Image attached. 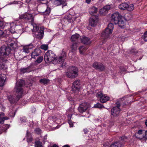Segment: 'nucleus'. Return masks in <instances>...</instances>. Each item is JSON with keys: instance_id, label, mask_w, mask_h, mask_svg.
I'll return each mask as SVG.
<instances>
[{"instance_id": "1", "label": "nucleus", "mask_w": 147, "mask_h": 147, "mask_svg": "<svg viewBox=\"0 0 147 147\" xmlns=\"http://www.w3.org/2000/svg\"><path fill=\"white\" fill-rule=\"evenodd\" d=\"M66 57L65 53L63 52L61 56L58 58L56 59L55 54L51 51H49L45 54L44 59L47 63L52 62L53 64L61 63L65 59Z\"/></svg>"}, {"instance_id": "2", "label": "nucleus", "mask_w": 147, "mask_h": 147, "mask_svg": "<svg viewBox=\"0 0 147 147\" xmlns=\"http://www.w3.org/2000/svg\"><path fill=\"white\" fill-rule=\"evenodd\" d=\"M24 83V81L22 80H20L16 82V87L14 89V90L16 93V97H15L11 95L8 97V99L11 103L16 102L22 97L23 92L22 86Z\"/></svg>"}, {"instance_id": "3", "label": "nucleus", "mask_w": 147, "mask_h": 147, "mask_svg": "<svg viewBox=\"0 0 147 147\" xmlns=\"http://www.w3.org/2000/svg\"><path fill=\"white\" fill-rule=\"evenodd\" d=\"M114 28V25L112 23H109L107 28H106L105 30L102 33L101 38L105 40L109 37V34L112 33Z\"/></svg>"}, {"instance_id": "4", "label": "nucleus", "mask_w": 147, "mask_h": 147, "mask_svg": "<svg viewBox=\"0 0 147 147\" xmlns=\"http://www.w3.org/2000/svg\"><path fill=\"white\" fill-rule=\"evenodd\" d=\"M78 68L75 66L70 67L68 71L66 73V76L69 78H74L78 75Z\"/></svg>"}, {"instance_id": "5", "label": "nucleus", "mask_w": 147, "mask_h": 147, "mask_svg": "<svg viewBox=\"0 0 147 147\" xmlns=\"http://www.w3.org/2000/svg\"><path fill=\"white\" fill-rule=\"evenodd\" d=\"M43 29L37 26L36 25L33 26L32 32H35V37L39 39H41L43 36Z\"/></svg>"}, {"instance_id": "6", "label": "nucleus", "mask_w": 147, "mask_h": 147, "mask_svg": "<svg viewBox=\"0 0 147 147\" xmlns=\"http://www.w3.org/2000/svg\"><path fill=\"white\" fill-rule=\"evenodd\" d=\"M11 49L9 47H7L4 46H2L0 48V58H3L8 56L10 53Z\"/></svg>"}, {"instance_id": "7", "label": "nucleus", "mask_w": 147, "mask_h": 147, "mask_svg": "<svg viewBox=\"0 0 147 147\" xmlns=\"http://www.w3.org/2000/svg\"><path fill=\"white\" fill-rule=\"evenodd\" d=\"M120 139L121 141L116 142L112 144L110 147H121L125 144V142L128 140V138L125 136L121 137Z\"/></svg>"}, {"instance_id": "8", "label": "nucleus", "mask_w": 147, "mask_h": 147, "mask_svg": "<svg viewBox=\"0 0 147 147\" xmlns=\"http://www.w3.org/2000/svg\"><path fill=\"white\" fill-rule=\"evenodd\" d=\"M90 107V105L89 103L83 102L80 105L78 110L80 113H82L85 112Z\"/></svg>"}, {"instance_id": "9", "label": "nucleus", "mask_w": 147, "mask_h": 147, "mask_svg": "<svg viewBox=\"0 0 147 147\" xmlns=\"http://www.w3.org/2000/svg\"><path fill=\"white\" fill-rule=\"evenodd\" d=\"M117 106L113 107L111 110V115L115 117L118 115L120 111V105L119 102H117Z\"/></svg>"}, {"instance_id": "10", "label": "nucleus", "mask_w": 147, "mask_h": 147, "mask_svg": "<svg viewBox=\"0 0 147 147\" xmlns=\"http://www.w3.org/2000/svg\"><path fill=\"white\" fill-rule=\"evenodd\" d=\"M80 88V80H75L73 83L72 86V90L73 92L76 93L79 91Z\"/></svg>"}, {"instance_id": "11", "label": "nucleus", "mask_w": 147, "mask_h": 147, "mask_svg": "<svg viewBox=\"0 0 147 147\" xmlns=\"http://www.w3.org/2000/svg\"><path fill=\"white\" fill-rule=\"evenodd\" d=\"M93 67L97 70L103 71L105 69V66L102 63L95 62L93 64Z\"/></svg>"}, {"instance_id": "12", "label": "nucleus", "mask_w": 147, "mask_h": 147, "mask_svg": "<svg viewBox=\"0 0 147 147\" xmlns=\"http://www.w3.org/2000/svg\"><path fill=\"white\" fill-rule=\"evenodd\" d=\"M121 18V16L118 12L113 13L112 16V21L114 22L115 24L118 23V20Z\"/></svg>"}, {"instance_id": "13", "label": "nucleus", "mask_w": 147, "mask_h": 147, "mask_svg": "<svg viewBox=\"0 0 147 147\" xmlns=\"http://www.w3.org/2000/svg\"><path fill=\"white\" fill-rule=\"evenodd\" d=\"M16 22H15L11 23L10 24V28L9 29V31L12 33H14L15 32L17 31V32H18L17 29L19 27L18 25H16Z\"/></svg>"}, {"instance_id": "14", "label": "nucleus", "mask_w": 147, "mask_h": 147, "mask_svg": "<svg viewBox=\"0 0 147 147\" xmlns=\"http://www.w3.org/2000/svg\"><path fill=\"white\" fill-rule=\"evenodd\" d=\"M23 47V51L26 53H28L30 52L29 50L33 48L35 46L31 43L28 45H24Z\"/></svg>"}, {"instance_id": "15", "label": "nucleus", "mask_w": 147, "mask_h": 147, "mask_svg": "<svg viewBox=\"0 0 147 147\" xmlns=\"http://www.w3.org/2000/svg\"><path fill=\"white\" fill-rule=\"evenodd\" d=\"M98 21L97 16H92L89 20V24L91 26L94 27L96 25Z\"/></svg>"}, {"instance_id": "16", "label": "nucleus", "mask_w": 147, "mask_h": 147, "mask_svg": "<svg viewBox=\"0 0 147 147\" xmlns=\"http://www.w3.org/2000/svg\"><path fill=\"white\" fill-rule=\"evenodd\" d=\"M41 53V51L39 48H37L35 49L31 53L32 58L35 59L37 57L40 55Z\"/></svg>"}, {"instance_id": "17", "label": "nucleus", "mask_w": 147, "mask_h": 147, "mask_svg": "<svg viewBox=\"0 0 147 147\" xmlns=\"http://www.w3.org/2000/svg\"><path fill=\"white\" fill-rule=\"evenodd\" d=\"M110 9V5H107L100 9V13L102 15H105L108 13V11Z\"/></svg>"}, {"instance_id": "18", "label": "nucleus", "mask_w": 147, "mask_h": 147, "mask_svg": "<svg viewBox=\"0 0 147 147\" xmlns=\"http://www.w3.org/2000/svg\"><path fill=\"white\" fill-rule=\"evenodd\" d=\"M79 45L78 42H74L70 46V52L69 53V54L71 53H74L75 52L77 49L78 46Z\"/></svg>"}, {"instance_id": "19", "label": "nucleus", "mask_w": 147, "mask_h": 147, "mask_svg": "<svg viewBox=\"0 0 147 147\" xmlns=\"http://www.w3.org/2000/svg\"><path fill=\"white\" fill-rule=\"evenodd\" d=\"M53 4L55 6H58L65 4L66 0H52Z\"/></svg>"}, {"instance_id": "20", "label": "nucleus", "mask_w": 147, "mask_h": 147, "mask_svg": "<svg viewBox=\"0 0 147 147\" xmlns=\"http://www.w3.org/2000/svg\"><path fill=\"white\" fill-rule=\"evenodd\" d=\"M81 41L82 43L84 44L88 45L91 43L90 39L85 36L82 37V38H81Z\"/></svg>"}, {"instance_id": "21", "label": "nucleus", "mask_w": 147, "mask_h": 147, "mask_svg": "<svg viewBox=\"0 0 147 147\" xmlns=\"http://www.w3.org/2000/svg\"><path fill=\"white\" fill-rule=\"evenodd\" d=\"M79 37L80 35L78 34H75L71 36V41L72 42H78V40Z\"/></svg>"}, {"instance_id": "22", "label": "nucleus", "mask_w": 147, "mask_h": 147, "mask_svg": "<svg viewBox=\"0 0 147 147\" xmlns=\"http://www.w3.org/2000/svg\"><path fill=\"white\" fill-rule=\"evenodd\" d=\"M88 49V48L86 46H80L79 48L80 53L81 54H84Z\"/></svg>"}, {"instance_id": "23", "label": "nucleus", "mask_w": 147, "mask_h": 147, "mask_svg": "<svg viewBox=\"0 0 147 147\" xmlns=\"http://www.w3.org/2000/svg\"><path fill=\"white\" fill-rule=\"evenodd\" d=\"M128 7V4L126 3H123L119 5V9L122 10L126 9Z\"/></svg>"}, {"instance_id": "24", "label": "nucleus", "mask_w": 147, "mask_h": 147, "mask_svg": "<svg viewBox=\"0 0 147 147\" xmlns=\"http://www.w3.org/2000/svg\"><path fill=\"white\" fill-rule=\"evenodd\" d=\"M6 80L5 76L3 74H0V86H2Z\"/></svg>"}, {"instance_id": "25", "label": "nucleus", "mask_w": 147, "mask_h": 147, "mask_svg": "<svg viewBox=\"0 0 147 147\" xmlns=\"http://www.w3.org/2000/svg\"><path fill=\"white\" fill-rule=\"evenodd\" d=\"M32 70L30 69L29 67L26 68H22L20 69L21 74H24L26 73H28L31 72Z\"/></svg>"}, {"instance_id": "26", "label": "nucleus", "mask_w": 147, "mask_h": 147, "mask_svg": "<svg viewBox=\"0 0 147 147\" xmlns=\"http://www.w3.org/2000/svg\"><path fill=\"white\" fill-rule=\"evenodd\" d=\"M109 99V97L106 95H104L100 98V100L102 103H104L108 101Z\"/></svg>"}, {"instance_id": "27", "label": "nucleus", "mask_w": 147, "mask_h": 147, "mask_svg": "<svg viewBox=\"0 0 147 147\" xmlns=\"http://www.w3.org/2000/svg\"><path fill=\"white\" fill-rule=\"evenodd\" d=\"M97 11V8L95 7H93L90 9L89 12L90 14L92 15L94 13H96Z\"/></svg>"}, {"instance_id": "28", "label": "nucleus", "mask_w": 147, "mask_h": 147, "mask_svg": "<svg viewBox=\"0 0 147 147\" xmlns=\"http://www.w3.org/2000/svg\"><path fill=\"white\" fill-rule=\"evenodd\" d=\"M116 24H118L119 26L121 28H124L125 27V24L123 21L121 20V18L120 19V20H118V23Z\"/></svg>"}, {"instance_id": "29", "label": "nucleus", "mask_w": 147, "mask_h": 147, "mask_svg": "<svg viewBox=\"0 0 147 147\" xmlns=\"http://www.w3.org/2000/svg\"><path fill=\"white\" fill-rule=\"evenodd\" d=\"M25 19L27 20H31V21H32L33 20V19L32 14L28 13L25 14Z\"/></svg>"}, {"instance_id": "30", "label": "nucleus", "mask_w": 147, "mask_h": 147, "mask_svg": "<svg viewBox=\"0 0 147 147\" xmlns=\"http://www.w3.org/2000/svg\"><path fill=\"white\" fill-rule=\"evenodd\" d=\"M49 80L46 78H43L40 80V82L44 84H48L49 82Z\"/></svg>"}, {"instance_id": "31", "label": "nucleus", "mask_w": 147, "mask_h": 147, "mask_svg": "<svg viewBox=\"0 0 147 147\" xmlns=\"http://www.w3.org/2000/svg\"><path fill=\"white\" fill-rule=\"evenodd\" d=\"M134 9V5L133 4H131L129 5H128V7L127 8V9L128 11H131Z\"/></svg>"}, {"instance_id": "32", "label": "nucleus", "mask_w": 147, "mask_h": 147, "mask_svg": "<svg viewBox=\"0 0 147 147\" xmlns=\"http://www.w3.org/2000/svg\"><path fill=\"white\" fill-rule=\"evenodd\" d=\"M94 107H96V108H105V107L103 106V105H102L99 103H97V104H95L94 105Z\"/></svg>"}, {"instance_id": "33", "label": "nucleus", "mask_w": 147, "mask_h": 147, "mask_svg": "<svg viewBox=\"0 0 147 147\" xmlns=\"http://www.w3.org/2000/svg\"><path fill=\"white\" fill-rule=\"evenodd\" d=\"M72 16L71 15L65 17V18L68 20V21L69 22H71L73 21V19L72 18Z\"/></svg>"}, {"instance_id": "34", "label": "nucleus", "mask_w": 147, "mask_h": 147, "mask_svg": "<svg viewBox=\"0 0 147 147\" xmlns=\"http://www.w3.org/2000/svg\"><path fill=\"white\" fill-rule=\"evenodd\" d=\"M35 147H42V143L39 141L35 142Z\"/></svg>"}, {"instance_id": "35", "label": "nucleus", "mask_w": 147, "mask_h": 147, "mask_svg": "<svg viewBox=\"0 0 147 147\" xmlns=\"http://www.w3.org/2000/svg\"><path fill=\"white\" fill-rule=\"evenodd\" d=\"M40 48L42 49H43L44 50H47L48 48V45H42L41 46Z\"/></svg>"}, {"instance_id": "36", "label": "nucleus", "mask_w": 147, "mask_h": 147, "mask_svg": "<svg viewBox=\"0 0 147 147\" xmlns=\"http://www.w3.org/2000/svg\"><path fill=\"white\" fill-rule=\"evenodd\" d=\"M140 139L143 140H147V131H145V134L143 135L142 137L140 138Z\"/></svg>"}, {"instance_id": "37", "label": "nucleus", "mask_w": 147, "mask_h": 147, "mask_svg": "<svg viewBox=\"0 0 147 147\" xmlns=\"http://www.w3.org/2000/svg\"><path fill=\"white\" fill-rule=\"evenodd\" d=\"M43 59V57L40 56L37 59L36 62L38 63H40L42 61Z\"/></svg>"}, {"instance_id": "38", "label": "nucleus", "mask_w": 147, "mask_h": 147, "mask_svg": "<svg viewBox=\"0 0 147 147\" xmlns=\"http://www.w3.org/2000/svg\"><path fill=\"white\" fill-rule=\"evenodd\" d=\"M51 9L50 7H47L46 10L44 12L45 14L46 15H49Z\"/></svg>"}, {"instance_id": "39", "label": "nucleus", "mask_w": 147, "mask_h": 147, "mask_svg": "<svg viewBox=\"0 0 147 147\" xmlns=\"http://www.w3.org/2000/svg\"><path fill=\"white\" fill-rule=\"evenodd\" d=\"M9 118L7 117H4L0 119V123L3 124V123L4 121L8 119Z\"/></svg>"}, {"instance_id": "40", "label": "nucleus", "mask_w": 147, "mask_h": 147, "mask_svg": "<svg viewBox=\"0 0 147 147\" xmlns=\"http://www.w3.org/2000/svg\"><path fill=\"white\" fill-rule=\"evenodd\" d=\"M7 68L0 61V69H5Z\"/></svg>"}, {"instance_id": "41", "label": "nucleus", "mask_w": 147, "mask_h": 147, "mask_svg": "<svg viewBox=\"0 0 147 147\" xmlns=\"http://www.w3.org/2000/svg\"><path fill=\"white\" fill-rule=\"evenodd\" d=\"M96 96L97 97H99L100 98L103 95L102 94V92H100L97 93Z\"/></svg>"}, {"instance_id": "42", "label": "nucleus", "mask_w": 147, "mask_h": 147, "mask_svg": "<svg viewBox=\"0 0 147 147\" xmlns=\"http://www.w3.org/2000/svg\"><path fill=\"white\" fill-rule=\"evenodd\" d=\"M35 131L37 134H39L40 133L41 130L40 129L37 128L35 129Z\"/></svg>"}, {"instance_id": "43", "label": "nucleus", "mask_w": 147, "mask_h": 147, "mask_svg": "<svg viewBox=\"0 0 147 147\" xmlns=\"http://www.w3.org/2000/svg\"><path fill=\"white\" fill-rule=\"evenodd\" d=\"M4 33V32L3 30H0V38H3L4 36H3Z\"/></svg>"}, {"instance_id": "44", "label": "nucleus", "mask_w": 147, "mask_h": 147, "mask_svg": "<svg viewBox=\"0 0 147 147\" xmlns=\"http://www.w3.org/2000/svg\"><path fill=\"white\" fill-rule=\"evenodd\" d=\"M20 120L22 123H24L26 121V119L25 117H22L21 118Z\"/></svg>"}, {"instance_id": "45", "label": "nucleus", "mask_w": 147, "mask_h": 147, "mask_svg": "<svg viewBox=\"0 0 147 147\" xmlns=\"http://www.w3.org/2000/svg\"><path fill=\"white\" fill-rule=\"evenodd\" d=\"M32 140V139L31 137H27V141L28 142H31Z\"/></svg>"}, {"instance_id": "46", "label": "nucleus", "mask_w": 147, "mask_h": 147, "mask_svg": "<svg viewBox=\"0 0 147 147\" xmlns=\"http://www.w3.org/2000/svg\"><path fill=\"white\" fill-rule=\"evenodd\" d=\"M68 123L70 125V127H72L73 126V122L71 120L68 121Z\"/></svg>"}, {"instance_id": "47", "label": "nucleus", "mask_w": 147, "mask_h": 147, "mask_svg": "<svg viewBox=\"0 0 147 147\" xmlns=\"http://www.w3.org/2000/svg\"><path fill=\"white\" fill-rule=\"evenodd\" d=\"M5 115L4 114V113L1 112L0 113V119L3 118L4 117V116Z\"/></svg>"}, {"instance_id": "48", "label": "nucleus", "mask_w": 147, "mask_h": 147, "mask_svg": "<svg viewBox=\"0 0 147 147\" xmlns=\"http://www.w3.org/2000/svg\"><path fill=\"white\" fill-rule=\"evenodd\" d=\"M25 17V14L22 15L20 16L19 18L20 19H24Z\"/></svg>"}, {"instance_id": "49", "label": "nucleus", "mask_w": 147, "mask_h": 147, "mask_svg": "<svg viewBox=\"0 0 147 147\" xmlns=\"http://www.w3.org/2000/svg\"><path fill=\"white\" fill-rule=\"evenodd\" d=\"M137 134H139V135H140V134H142V130H139L138 131Z\"/></svg>"}, {"instance_id": "50", "label": "nucleus", "mask_w": 147, "mask_h": 147, "mask_svg": "<svg viewBox=\"0 0 147 147\" xmlns=\"http://www.w3.org/2000/svg\"><path fill=\"white\" fill-rule=\"evenodd\" d=\"M144 39L145 41H147V35L144 36Z\"/></svg>"}, {"instance_id": "51", "label": "nucleus", "mask_w": 147, "mask_h": 147, "mask_svg": "<svg viewBox=\"0 0 147 147\" xmlns=\"http://www.w3.org/2000/svg\"><path fill=\"white\" fill-rule=\"evenodd\" d=\"M83 131L84 132L85 134H86L88 132V130L86 129H84Z\"/></svg>"}, {"instance_id": "52", "label": "nucleus", "mask_w": 147, "mask_h": 147, "mask_svg": "<svg viewBox=\"0 0 147 147\" xmlns=\"http://www.w3.org/2000/svg\"><path fill=\"white\" fill-rule=\"evenodd\" d=\"M3 25V22L1 21H0V27H2Z\"/></svg>"}, {"instance_id": "53", "label": "nucleus", "mask_w": 147, "mask_h": 147, "mask_svg": "<svg viewBox=\"0 0 147 147\" xmlns=\"http://www.w3.org/2000/svg\"><path fill=\"white\" fill-rule=\"evenodd\" d=\"M91 1V0H86V3L88 4Z\"/></svg>"}, {"instance_id": "54", "label": "nucleus", "mask_w": 147, "mask_h": 147, "mask_svg": "<svg viewBox=\"0 0 147 147\" xmlns=\"http://www.w3.org/2000/svg\"><path fill=\"white\" fill-rule=\"evenodd\" d=\"M55 117H49V119H53V120H54V119H55Z\"/></svg>"}, {"instance_id": "55", "label": "nucleus", "mask_w": 147, "mask_h": 147, "mask_svg": "<svg viewBox=\"0 0 147 147\" xmlns=\"http://www.w3.org/2000/svg\"><path fill=\"white\" fill-rule=\"evenodd\" d=\"M51 147H59L56 144H54L53 146Z\"/></svg>"}, {"instance_id": "56", "label": "nucleus", "mask_w": 147, "mask_h": 147, "mask_svg": "<svg viewBox=\"0 0 147 147\" xmlns=\"http://www.w3.org/2000/svg\"><path fill=\"white\" fill-rule=\"evenodd\" d=\"M30 0H26V2L27 3H29L30 2Z\"/></svg>"}, {"instance_id": "57", "label": "nucleus", "mask_w": 147, "mask_h": 147, "mask_svg": "<svg viewBox=\"0 0 147 147\" xmlns=\"http://www.w3.org/2000/svg\"><path fill=\"white\" fill-rule=\"evenodd\" d=\"M147 35V31H146L144 34L143 36Z\"/></svg>"}, {"instance_id": "58", "label": "nucleus", "mask_w": 147, "mask_h": 147, "mask_svg": "<svg viewBox=\"0 0 147 147\" xmlns=\"http://www.w3.org/2000/svg\"><path fill=\"white\" fill-rule=\"evenodd\" d=\"M63 147H70L69 146L67 145H66L64 146Z\"/></svg>"}, {"instance_id": "59", "label": "nucleus", "mask_w": 147, "mask_h": 147, "mask_svg": "<svg viewBox=\"0 0 147 147\" xmlns=\"http://www.w3.org/2000/svg\"><path fill=\"white\" fill-rule=\"evenodd\" d=\"M145 124L146 125V126L147 127V119L146 120V121L145 122Z\"/></svg>"}, {"instance_id": "60", "label": "nucleus", "mask_w": 147, "mask_h": 147, "mask_svg": "<svg viewBox=\"0 0 147 147\" xmlns=\"http://www.w3.org/2000/svg\"><path fill=\"white\" fill-rule=\"evenodd\" d=\"M2 132V130L0 129V134H1Z\"/></svg>"}, {"instance_id": "61", "label": "nucleus", "mask_w": 147, "mask_h": 147, "mask_svg": "<svg viewBox=\"0 0 147 147\" xmlns=\"http://www.w3.org/2000/svg\"><path fill=\"white\" fill-rule=\"evenodd\" d=\"M13 43H11L10 44V46H13Z\"/></svg>"}, {"instance_id": "62", "label": "nucleus", "mask_w": 147, "mask_h": 147, "mask_svg": "<svg viewBox=\"0 0 147 147\" xmlns=\"http://www.w3.org/2000/svg\"><path fill=\"white\" fill-rule=\"evenodd\" d=\"M134 51V50H132V51H131L130 52L131 53H132V52H133Z\"/></svg>"}]
</instances>
